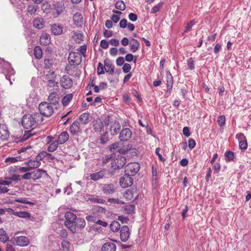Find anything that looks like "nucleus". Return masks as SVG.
Wrapping results in <instances>:
<instances>
[{
  "label": "nucleus",
  "mask_w": 251,
  "mask_h": 251,
  "mask_svg": "<svg viewBox=\"0 0 251 251\" xmlns=\"http://www.w3.org/2000/svg\"><path fill=\"white\" fill-rule=\"evenodd\" d=\"M43 120V117L39 113L26 114L23 117L22 124L25 128H34Z\"/></svg>",
  "instance_id": "nucleus-1"
},
{
  "label": "nucleus",
  "mask_w": 251,
  "mask_h": 251,
  "mask_svg": "<svg viewBox=\"0 0 251 251\" xmlns=\"http://www.w3.org/2000/svg\"><path fill=\"white\" fill-rule=\"evenodd\" d=\"M0 70L4 75L6 79L9 81L10 84L12 85V79L14 80V79H12V77L14 75L15 72L11 68L10 63L0 58Z\"/></svg>",
  "instance_id": "nucleus-2"
},
{
  "label": "nucleus",
  "mask_w": 251,
  "mask_h": 251,
  "mask_svg": "<svg viewBox=\"0 0 251 251\" xmlns=\"http://www.w3.org/2000/svg\"><path fill=\"white\" fill-rule=\"evenodd\" d=\"M65 226L68 228L72 232L75 231V222L77 219L76 216L71 212L68 211L65 213Z\"/></svg>",
  "instance_id": "nucleus-3"
},
{
  "label": "nucleus",
  "mask_w": 251,
  "mask_h": 251,
  "mask_svg": "<svg viewBox=\"0 0 251 251\" xmlns=\"http://www.w3.org/2000/svg\"><path fill=\"white\" fill-rule=\"evenodd\" d=\"M38 108L40 111L39 114L43 117H50L53 112V108L49 103L47 102H43L41 103L38 106Z\"/></svg>",
  "instance_id": "nucleus-4"
},
{
  "label": "nucleus",
  "mask_w": 251,
  "mask_h": 251,
  "mask_svg": "<svg viewBox=\"0 0 251 251\" xmlns=\"http://www.w3.org/2000/svg\"><path fill=\"white\" fill-rule=\"evenodd\" d=\"M47 81V88L50 92L58 91L59 87L55 81L54 73L52 72L46 75Z\"/></svg>",
  "instance_id": "nucleus-5"
},
{
  "label": "nucleus",
  "mask_w": 251,
  "mask_h": 251,
  "mask_svg": "<svg viewBox=\"0 0 251 251\" xmlns=\"http://www.w3.org/2000/svg\"><path fill=\"white\" fill-rule=\"evenodd\" d=\"M52 14L55 17L61 14L65 9V5L62 0L54 1L52 3Z\"/></svg>",
  "instance_id": "nucleus-6"
},
{
  "label": "nucleus",
  "mask_w": 251,
  "mask_h": 251,
  "mask_svg": "<svg viewBox=\"0 0 251 251\" xmlns=\"http://www.w3.org/2000/svg\"><path fill=\"white\" fill-rule=\"evenodd\" d=\"M140 165L136 162L128 164L125 167V173L132 176H134L139 171Z\"/></svg>",
  "instance_id": "nucleus-7"
},
{
  "label": "nucleus",
  "mask_w": 251,
  "mask_h": 251,
  "mask_svg": "<svg viewBox=\"0 0 251 251\" xmlns=\"http://www.w3.org/2000/svg\"><path fill=\"white\" fill-rule=\"evenodd\" d=\"M12 241L14 245L21 247L27 246L29 243L28 238L24 236L14 237Z\"/></svg>",
  "instance_id": "nucleus-8"
},
{
  "label": "nucleus",
  "mask_w": 251,
  "mask_h": 251,
  "mask_svg": "<svg viewBox=\"0 0 251 251\" xmlns=\"http://www.w3.org/2000/svg\"><path fill=\"white\" fill-rule=\"evenodd\" d=\"M68 61L71 65H78L81 62V56L78 52H71L69 53Z\"/></svg>",
  "instance_id": "nucleus-9"
},
{
  "label": "nucleus",
  "mask_w": 251,
  "mask_h": 251,
  "mask_svg": "<svg viewBox=\"0 0 251 251\" xmlns=\"http://www.w3.org/2000/svg\"><path fill=\"white\" fill-rule=\"evenodd\" d=\"M132 135V131L129 128H123L120 132L119 139L121 142H126L131 139Z\"/></svg>",
  "instance_id": "nucleus-10"
},
{
  "label": "nucleus",
  "mask_w": 251,
  "mask_h": 251,
  "mask_svg": "<svg viewBox=\"0 0 251 251\" xmlns=\"http://www.w3.org/2000/svg\"><path fill=\"white\" fill-rule=\"evenodd\" d=\"M131 176L125 173V175L120 178V185L123 188H126L132 185L133 179Z\"/></svg>",
  "instance_id": "nucleus-11"
},
{
  "label": "nucleus",
  "mask_w": 251,
  "mask_h": 251,
  "mask_svg": "<svg viewBox=\"0 0 251 251\" xmlns=\"http://www.w3.org/2000/svg\"><path fill=\"white\" fill-rule=\"evenodd\" d=\"M126 160L125 157L122 156H118V158L111 163V167L114 170L119 169L125 166Z\"/></svg>",
  "instance_id": "nucleus-12"
},
{
  "label": "nucleus",
  "mask_w": 251,
  "mask_h": 251,
  "mask_svg": "<svg viewBox=\"0 0 251 251\" xmlns=\"http://www.w3.org/2000/svg\"><path fill=\"white\" fill-rule=\"evenodd\" d=\"M110 132L111 135L114 136L120 133V130L121 129V125L120 123L115 120L114 122H111L110 124Z\"/></svg>",
  "instance_id": "nucleus-13"
},
{
  "label": "nucleus",
  "mask_w": 251,
  "mask_h": 251,
  "mask_svg": "<svg viewBox=\"0 0 251 251\" xmlns=\"http://www.w3.org/2000/svg\"><path fill=\"white\" fill-rule=\"evenodd\" d=\"M60 85L65 89H70L73 86V80L68 75H63L60 79Z\"/></svg>",
  "instance_id": "nucleus-14"
},
{
  "label": "nucleus",
  "mask_w": 251,
  "mask_h": 251,
  "mask_svg": "<svg viewBox=\"0 0 251 251\" xmlns=\"http://www.w3.org/2000/svg\"><path fill=\"white\" fill-rule=\"evenodd\" d=\"M58 91H54L51 92L48 97V100L50 104L56 105L59 101V96L58 93Z\"/></svg>",
  "instance_id": "nucleus-15"
},
{
  "label": "nucleus",
  "mask_w": 251,
  "mask_h": 251,
  "mask_svg": "<svg viewBox=\"0 0 251 251\" xmlns=\"http://www.w3.org/2000/svg\"><path fill=\"white\" fill-rule=\"evenodd\" d=\"M20 176L17 175H13L11 177H5L6 180L0 178V185H9L12 183V181H18L20 180Z\"/></svg>",
  "instance_id": "nucleus-16"
},
{
  "label": "nucleus",
  "mask_w": 251,
  "mask_h": 251,
  "mask_svg": "<svg viewBox=\"0 0 251 251\" xmlns=\"http://www.w3.org/2000/svg\"><path fill=\"white\" fill-rule=\"evenodd\" d=\"M129 228L126 226H123L120 230V238L122 241L126 242L129 237Z\"/></svg>",
  "instance_id": "nucleus-17"
},
{
  "label": "nucleus",
  "mask_w": 251,
  "mask_h": 251,
  "mask_svg": "<svg viewBox=\"0 0 251 251\" xmlns=\"http://www.w3.org/2000/svg\"><path fill=\"white\" fill-rule=\"evenodd\" d=\"M79 125V122L77 121L74 122L71 125L70 127V131L72 135H78L81 132Z\"/></svg>",
  "instance_id": "nucleus-18"
},
{
  "label": "nucleus",
  "mask_w": 251,
  "mask_h": 251,
  "mask_svg": "<svg viewBox=\"0 0 251 251\" xmlns=\"http://www.w3.org/2000/svg\"><path fill=\"white\" fill-rule=\"evenodd\" d=\"M9 136V132L6 125L0 124V138L2 140L8 139Z\"/></svg>",
  "instance_id": "nucleus-19"
},
{
  "label": "nucleus",
  "mask_w": 251,
  "mask_h": 251,
  "mask_svg": "<svg viewBox=\"0 0 251 251\" xmlns=\"http://www.w3.org/2000/svg\"><path fill=\"white\" fill-rule=\"evenodd\" d=\"M73 18L74 23L76 26L81 27L83 24V18L80 13H75L74 14Z\"/></svg>",
  "instance_id": "nucleus-20"
},
{
  "label": "nucleus",
  "mask_w": 251,
  "mask_h": 251,
  "mask_svg": "<svg viewBox=\"0 0 251 251\" xmlns=\"http://www.w3.org/2000/svg\"><path fill=\"white\" fill-rule=\"evenodd\" d=\"M44 175L47 176V172L41 169H38L32 172V179L36 180L40 178Z\"/></svg>",
  "instance_id": "nucleus-21"
},
{
  "label": "nucleus",
  "mask_w": 251,
  "mask_h": 251,
  "mask_svg": "<svg viewBox=\"0 0 251 251\" xmlns=\"http://www.w3.org/2000/svg\"><path fill=\"white\" fill-rule=\"evenodd\" d=\"M40 44L43 46H47L50 43V37L49 34L43 32L40 38Z\"/></svg>",
  "instance_id": "nucleus-22"
},
{
  "label": "nucleus",
  "mask_w": 251,
  "mask_h": 251,
  "mask_svg": "<svg viewBox=\"0 0 251 251\" xmlns=\"http://www.w3.org/2000/svg\"><path fill=\"white\" fill-rule=\"evenodd\" d=\"M25 164L28 166L29 169L31 170L39 167L41 165V162L35 158L34 159H30L28 161L25 162Z\"/></svg>",
  "instance_id": "nucleus-23"
},
{
  "label": "nucleus",
  "mask_w": 251,
  "mask_h": 251,
  "mask_svg": "<svg viewBox=\"0 0 251 251\" xmlns=\"http://www.w3.org/2000/svg\"><path fill=\"white\" fill-rule=\"evenodd\" d=\"M69 138V135L67 131H63L60 134L57 138V141L61 145L66 143Z\"/></svg>",
  "instance_id": "nucleus-24"
},
{
  "label": "nucleus",
  "mask_w": 251,
  "mask_h": 251,
  "mask_svg": "<svg viewBox=\"0 0 251 251\" xmlns=\"http://www.w3.org/2000/svg\"><path fill=\"white\" fill-rule=\"evenodd\" d=\"M102 191L106 195H110L114 193L115 187L113 184H105L102 187Z\"/></svg>",
  "instance_id": "nucleus-25"
},
{
  "label": "nucleus",
  "mask_w": 251,
  "mask_h": 251,
  "mask_svg": "<svg viewBox=\"0 0 251 251\" xmlns=\"http://www.w3.org/2000/svg\"><path fill=\"white\" fill-rule=\"evenodd\" d=\"M116 246L112 242L105 243L101 247L102 251H116Z\"/></svg>",
  "instance_id": "nucleus-26"
},
{
  "label": "nucleus",
  "mask_w": 251,
  "mask_h": 251,
  "mask_svg": "<svg viewBox=\"0 0 251 251\" xmlns=\"http://www.w3.org/2000/svg\"><path fill=\"white\" fill-rule=\"evenodd\" d=\"M51 31L53 34L59 35L62 33L63 27L60 25L53 24L51 26Z\"/></svg>",
  "instance_id": "nucleus-27"
},
{
  "label": "nucleus",
  "mask_w": 251,
  "mask_h": 251,
  "mask_svg": "<svg viewBox=\"0 0 251 251\" xmlns=\"http://www.w3.org/2000/svg\"><path fill=\"white\" fill-rule=\"evenodd\" d=\"M33 26L38 29H42L45 25V22L42 18H37L33 21Z\"/></svg>",
  "instance_id": "nucleus-28"
},
{
  "label": "nucleus",
  "mask_w": 251,
  "mask_h": 251,
  "mask_svg": "<svg viewBox=\"0 0 251 251\" xmlns=\"http://www.w3.org/2000/svg\"><path fill=\"white\" fill-rule=\"evenodd\" d=\"M140 43L139 41L132 38L130 43V50L132 52H136L139 48Z\"/></svg>",
  "instance_id": "nucleus-29"
},
{
  "label": "nucleus",
  "mask_w": 251,
  "mask_h": 251,
  "mask_svg": "<svg viewBox=\"0 0 251 251\" xmlns=\"http://www.w3.org/2000/svg\"><path fill=\"white\" fill-rule=\"evenodd\" d=\"M225 160L226 162L234 161L235 157V153L231 151H227L225 152Z\"/></svg>",
  "instance_id": "nucleus-30"
},
{
  "label": "nucleus",
  "mask_w": 251,
  "mask_h": 251,
  "mask_svg": "<svg viewBox=\"0 0 251 251\" xmlns=\"http://www.w3.org/2000/svg\"><path fill=\"white\" fill-rule=\"evenodd\" d=\"M90 115L88 113H84L79 117L80 122L83 125H86L89 122Z\"/></svg>",
  "instance_id": "nucleus-31"
},
{
  "label": "nucleus",
  "mask_w": 251,
  "mask_h": 251,
  "mask_svg": "<svg viewBox=\"0 0 251 251\" xmlns=\"http://www.w3.org/2000/svg\"><path fill=\"white\" fill-rule=\"evenodd\" d=\"M73 95L72 94H68L65 95L62 99V103L64 106H67L72 100Z\"/></svg>",
  "instance_id": "nucleus-32"
},
{
  "label": "nucleus",
  "mask_w": 251,
  "mask_h": 251,
  "mask_svg": "<svg viewBox=\"0 0 251 251\" xmlns=\"http://www.w3.org/2000/svg\"><path fill=\"white\" fill-rule=\"evenodd\" d=\"M104 176V172L103 171H99L97 173H93L90 176V179L93 180H98Z\"/></svg>",
  "instance_id": "nucleus-33"
},
{
  "label": "nucleus",
  "mask_w": 251,
  "mask_h": 251,
  "mask_svg": "<svg viewBox=\"0 0 251 251\" xmlns=\"http://www.w3.org/2000/svg\"><path fill=\"white\" fill-rule=\"evenodd\" d=\"M167 91H170L172 89L173 84V78L170 73H169V75L167 76Z\"/></svg>",
  "instance_id": "nucleus-34"
},
{
  "label": "nucleus",
  "mask_w": 251,
  "mask_h": 251,
  "mask_svg": "<svg viewBox=\"0 0 251 251\" xmlns=\"http://www.w3.org/2000/svg\"><path fill=\"white\" fill-rule=\"evenodd\" d=\"M86 223L85 220L81 218H77L75 222V228L76 227L83 228L85 226Z\"/></svg>",
  "instance_id": "nucleus-35"
},
{
  "label": "nucleus",
  "mask_w": 251,
  "mask_h": 251,
  "mask_svg": "<svg viewBox=\"0 0 251 251\" xmlns=\"http://www.w3.org/2000/svg\"><path fill=\"white\" fill-rule=\"evenodd\" d=\"M9 239L5 231L2 229L0 228V241L3 243H5Z\"/></svg>",
  "instance_id": "nucleus-36"
},
{
  "label": "nucleus",
  "mask_w": 251,
  "mask_h": 251,
  "mask_svg": "<svg viewBox=\"0 0 251 251\" xmlns=\"http://www.w3.org/2000/svg\"><path fill=\"white\" fill-rule=\"evenodd\" d=\"M59 143L57 140L52 141L50 144L48 148V151L49 152H53L55 151L58 148Z\"/></svg>",
  "instance_id": "nucleus-37"
},
{
  "label": "nucleus",
  "mask_w": 251,
  "mask_h": 251,
  "mask_svg": "<svg viewBox=\"0 0 251 251\" xmlns=\"http://www.w3.org/2000/svg\"><path fill=\"white\" fill-rule=\"evenodd\" d=\"M110 228L112 231L117 232L120 228V225L118 222L114 221L110 225Z\"/></svg>",
  "instance_id": "nucleus-38"
},
{
  "label": "nucleus",
  "mask_w": 251,
  "mask_h": 251,
  "mask_svg": "<svg viewBox=\"0 0 251 251\" xmlns=\"http://www.w3.org/2000/svg\"><path fill=\"white\" fill-rule=\"evenodd\" d=\"M34 55L37 59H40L42 57V50L39 46H36L34 48Z\"/></svg>",
  "instance_id": "nucleus-39"
},
{
  "label": "nucleus",
  "mask_w": 251,
  "mask_h": 251,
  "mask_svg": "<svg viewBox=\"0 0 251 251\" xmlns=\"http://www.w3.org/2000/svg\"><path fill=\"white\" fill-rule=\"evenodd\" d=\"M104 69L106 72L109 73L111 75H113L114 73V67L110 63L105 62Z\"/></svg>",
  "instance_id": "nucleus-40"
},
{
  "label": "nucleus",
  "mask_w": 251,
  "mask_h": 251,
  "mask_svg": "<svg viewBox=\"0 0 251 251\" xmlns=\"http://www.w3.org/2000/svg\"><path fill=\"white\" fill-rule=\"evenodd\" d=\"M135 207L133 204L127 205L125 207L124 211L126 214H131L134 212Z\"/></svg>",
  "instance_id": "nucleus-41"
},
{
  "label": "nucleus",
  "mask_w": 251,
  "mask_h": 251,
  "mask_svg": "<svg viewBox=\"0 0 251 251\" xmlns=\"http://www.w3.org/2000/svg\"><path fill=\"white\" fill-rule=\"evenodd\" d=\"M124 197L127 201L132 200L134 197L133 191L131 190H126L124 194Z\"/></svg>",
  "instance_id": "nucleus-42"
},
{
  "label": "nucleus",
  "mask_w": 251,
  "mask_h": 251,
  "mask_svg": "<svg viewBox=\"0 0 251 251\" xmlns=\"http://www.w3.org/2000/svg\"><path fill=\"white\" fill-rule=\"evenodd\" d=\"M35 134V132H33L32 130H30L28 131H25V132L24 134L23 135L22 140L25 141L29 139L30 137L34 135Z\"/></svg>",
  "instance_id": "nucleus-43"
},
{
  "label": "nucleus",
  "mask_w": 251,
  "mask_h": 251,
  "mask_svg": "<svg viewBox=\"0 0 251 251\" xmlns=\"http://www.w3.org/2000/svg\"><path fill=\"white\" fill-rule=\"evenodd\" d=\"M47 156H51V154L48 153L46 151H42L40 152L35 158L36 160L39 161H41L43 160L45 157Z\"/></svg>",
  "instance_id": "nucleus-44"
},
{
  "label": "nucleus",
  "mask_w": 251,
  "mask_h": 251,
  "mask_svg": "<svg viewBox=\"0 0 251 251\" xmlns=\"http://www.w3.org/2000/svg\"><path fill=\"white\" fill-rule=\"evenodd\" d=\"M115 7L120 10L124 11L126 8V5L122 0H118L115 4Z\"/></svg>",
  "instance_id": "nucleus-45"
},
{
  "label": "nucleus",
  "mask_w": 251,
  "mask_h": 251,
  "mask_svg": "<svg viewBox=\"0 0 251 251\" xmlns=\"http://www.w3.org/2000/svg\"><path fill=\"white\" fill-rule=\"evenodd\" d=\"M73 38L76 42L79 43L83 40V36L81 33L74 32L73 33Z\"/></svg>",
  "instance_id": "nucleus-46"
},
{
  "label": "nucleus",
  "mask_w": 251,
  "mask_h": 251,
  "mask_svg": "<svg viewBox=\"0 0 251 251\" xmlns=\"http://www.w3.org/2000/svg\"><path fill=\"white\" fill-rule=\"evenodd\" d=\"M137 57L134 56V55L131 53L127 54L125 58V59L127 62H131L133 61L134 63L137 61Z\"/></svg>",
  "instance_id": "nucleus-47"
},
{
  "label": "nucleus",
  "mask_w": 251,
  "mask_h": 251,
  "mask_svg": "<svg viewBox=\"0 0 251 251\" xmlns=\"http://www.w3.org/2000/svg\"><path fill=\"white\" fill-rule=\"evenodd\" d=\"M162 5H163V3L162 2H159L156 5H155V6H154L152 8L151 13V14L156 13L160 10V9L162 7Z\"/></svg>",
  "instance_id": "nucleus-48"
},
{
  "label": "nucleus",
  "mask_w": 251,
  "mask_h": 251,
  "mask_svg": "<svg viewBox=\"0 0 251 251\" xmlns=\"http://www.w3.org/2000/svg\"><path fill=\"white\" fill-rule=\"evenodd\" d=\"M188 69L190 70H193L195 69L194 61L192 58H189L187 60Z\"/></svg>",
  "instance_id": "nucleus-49"
},
{
  "label": "nucleus",
  "mask_w": 251,
  "mask_h": 251,
  "mask_svg": "<svg viewBox=\"0 0 251 251\" xmlns=\"http://www.w3.org/2000/svg\"><path fill=\"white\" fill-rule=\"evenodd\" d=\"M14 215L21 218H28L30 216L29 213L26 212H16Z\"/></svg>",
  "instance_id": "nucleus-50"
},
{
  "label": "nucleus",
  "mask_w": 251,
  "mask_h": 251,
  "mask_svg": "<svg viewBox=\"0 0 251 251\" xmlns=\"http://www.w3.org/2000/svg\"><path fill=\"white\" fill-rule=\"evenodd\" d=\"M239 148L240 149L245 150L247 149L248 143H247V140L246 139H245L244 140H240L239 142Z\"/></svg>",
  "instance_id": "nucleus-51"
},
{
  "label": "nucleus",
  "mask_w": 251,
  "mask_h": 251,
  "mask_svg": "<svg viewBox=\"0 0 251 251\" xmlns=\"http://www.w3.org/2000/svg\"><path fill=\"white\" fill-rule=\"evenodd\" d=\"M87 50V46L85 45H83L80 46L77 50L78 53L81 54L83 56L85 57L86 56V52Z\"/></svg>",
  "instance_id": "nucleus-52"
},
{
  "label": "nucleus",
  "mask_w": 251,
  "mask_h": 251,
  "mask_svg": "<svg viewBox=\"0 0 251 251\" xmlns=\"http://www.w3.org/2000/svg\"><path fill=\"white\" fill-rule=\"evenodd\" d=\"M108 201L111 203H114V204H123L125 203L124 201L119 200L118 199H114V198H109L108 199Z\"/></svg>",
  "instance_id": "nucleus-53"
},
{
  "label": "nucleus",
  "mask_w": 251,
  "mask_h": 251,
  "mask_svg": "<svg viewBox=\"0 0 251 251\" xmlns=\"http://www.w3.org/2000/svg\"><path fill=\"white\" fill-rule=\"evenodd\" d=\"M20 158V157H7L5 159V162L6 163H13L17 162Z\"/></svg>",
  "instance_id": "nucleus-54"
},
{
  "label": "nucleus",
  "mask_w": 251,
  "mask_h": 251,
  "mask_svg": "<svg viewBox=\"0 0 251 251\" xmlns=\"http://www.w3.org/2000/svg\"><path fill=\"white\" fill-rule=\"evenodd\" d=\"M226 118L224 115L220 116L218 119V123L220 126H223L225 125Z\"/></svg>",
  "instance_id": "nucleus-55"
},
{
  "label": "nucleus",
  "mask_w": 251,
  "mask_h": 251,
  "mask_svg": "<svg viewBox=\"0 0 251 251\" xmlns=\"http://www.w3.org/2000/svg\"><path fill=\"white\" fill-rule=\"evenodd\" d=\"M110 151L112 152L119 150V143L116 142L112 144L109 147Z\"/></svg>",
  "instance_id": "nucleus-56"
},
{
  "label": "nucleus",
  "mask_w": 251,
  "mask_h": 251,
  "mask_svg": "<svg viewBox=\"0 0 251 251\" xmlns=\"http://www.w3.org/2000/svg\"><path fill=\"white\" fill-rule=\"evenodd\" d=\"M195 22L194 20L191 21L189 23H188L184 29V32H187L189 31L191 28L195 24Z\"/></svg>",
  "instance_id": "nucleus-57"
},
{
  "label": "nucleus",
  "mask_w": 251,
  "mask_h": 251,
  "mask_svg": "<svg viewBox=\"0 0 251 251\" xmlns=\"http://www.w3.org/2000/svg\"><path fill=\"white\" fill-rule=\"evenodd\" d=\"M15 201L17 202H20L22 203H26V204H32V202L28 201L26 198H21L16 199L15 200Z\"/></svg>",
  "instance_id": "nucleus-58"
},
{
  "label": "nucleus",
  "mask_w": 251,
  "mask_h": 251,
  "mask_svg": "<svg viewBox=\"0 0 251 251\" xmlns=\"http://www.w3.org/2000/svg\"><path fill=\"white\" fill-rule=\"evenodd\" d=\"M97 73L99 75L103 74L104 73L103 70V66L101 63L99 62L97 68Z\"/></svg>",
  "instance_id": "nucleus-59"
},
{
  "label": "nucleus",
  "mask_w": 251,
  "mask_h": 251,
  "mask_svg": "<svg viewBox=\"0 0 251 251\" xmlns=\"http://www.w3.org/2000/svg\"><path fill=\"white\" fill-rule=\"evenodd\" d=\"M36 10V7L33 5H29L27 7V11L30 14H34Z\"/></svg>",
  "instance_id": "nucleus-60"
},
{
  "label": "nucleus",
  "mask_w": 251,
  "mask_h": 251,
  "mask_svg": "<svg viewBox=\"0 0 251 251\" xmlns=\"http://www.w3.org/2000/svg\"><path fill=\"white\" fill-rule=\"evenodd\" d=\"M131 66L128 63H125L123 67V71L125 73H128L131 70Z\"/></svg>",
  "instance_id": "nucleus-61"
},
{
  "label": "nucleus",
  "mask_w": 251,
  "mask_h": 251,
  "mask_svg": "<svg viewBox=\"0 0 251 251\" xmlns=\"http://www.w3.org/2000/svg\"><path fill=\"white\" fill-rule=\"evenodd\" d=\"M222 50V45L220 43H217L214 48L215 54H218Z\"/></svg>",
  "instance_id": "nucleus-62"
},
{
  "label": "nucleus",
  "mask_w": 251,
  "mask_h": 251,
  "mask_svg": "<svg viewBox=\"0 0 251 251\" xmlns=\"http://www.w3.org/2000/svg\"><path fill=\"white\" fill-rule=\"evenodd\" d=\"M196 145V142L194 139L190 138L188 140V147L190 150L194 149Z\"/></svg>",
  "instance_id": "nucleus-63"
},
{
  "label": "nucleus",
  "mask_w": 251,
  "mask_h": 251,
  "mask_svg": "<svg viewBox=\"0 0 251 251\" xmlns=\"http://www.w3.org/2000/svg\"><path fill=\"white\" fill-rule=\"evenodd\" d=\"M44 63L45 68H50L52 65V61L51 59L49 58H46L45 59Z\"/></svg>",
  "instance_id": "nucleus-64"
}]
</instances>
